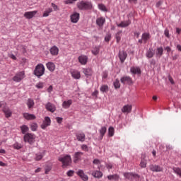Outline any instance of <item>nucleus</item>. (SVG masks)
<instances>
[{
	"label": "nucleus",
	"instance_id": "obj_43",
	"mask_svg": "<svg viewBox=\"0 0 181 181\" xmlns=\"http://www.w3.org/2000/svg\"><path fill=\"white\" fill-rule=\"evenodd\" d=\"M114 134H115L114 127H109V129H108L109 136H114Z\"/></svg>",
	"mask_w": 181,
	"mask_h": 181
},
{
	"label": "nucleus",
	"instance_id": "obj_18",
	"mask_svg": "<svg viewBox=\"0 0 181 181\" xmlns=\"http://www.w3.org/2000/svg\"><path fill=\"white\" fill-rule=\"evenodd\" d=\"M76 139L81 142H84L86 141V134L83 132H78L76 135Z\"/></svg>",
	"mask_w": 181,
	"mask_h": 181
},
{
	"label": "nucleus",
	"instance_id": "obj_56",
	"mask_svg": "<svg viewBox=\"0 0 181 181\" xmlns=\"http://www.w3.org/2000/svg\"><path fill=\"white\" fill-rule=\"evenodd\" d=\"M52 6L54 8V11H59V7L57 5L54 4V3H52Z\"/></svg>",
	"mask_w": 181,
	"mask_h": 181
},
{
	"label": "nucleus",
	"instance_id": "obj_9",
	"mask_svg": "<svg viewBox=\"0 0 181 181\" xmlns=\"http://www.w3.org/2000/svg\"><path fill=\"white\" fill-rule=\"evenodd\" d=\"M149 168L151 172H163V168L158 165L151 164Z\"/></svg>",
	"mask_w": 181,
	"mask_h": 181
},
{
	"label": "nucleus",
	"instance_id": "obj_2",
	"mask_svg": "<svg viewBox=\"0 0 181 181\" xmlns=\"http://www.w3.org/2000/svg\"><path fill=\"white\" fill-rule=\"evenodd\" d=\"M45 65L43 64H38L34 70V74L37 77H42L43 74H45Z\"/></svg>",
	"mask_w": 181,
	"mask_h": 181
},
{
	"label": "nucleus",
	"instance_id": "obj_13",
	"mask_svg": "<svg viewBox=\"0 0 181 181\" xmlns=\"http://www.w3.org/2000/svg\"><path fill=\"white\" fill-rule=\"evenodd\" d=\"M36 13H37V11H27L24 13V17L26 18V19H32Z\"/></svg>",
	"mask_w": 181,
	"mask_h": 181
},
{
	"label": "nucleus",
	"instance_id": "obj_6",
	"mask_svg": "<svg viewBox=\"0 0 181 181\" xmlns=\"http://www.w3.org/2000/svg\"><path fill=\"white\" fill-rule=\"evenodd\" d=\"M120 81L122 84H128V86H131L134 83V82L132 81V78L128 76H122L120 78Z\"/></svg>",
	"mask_w": 181,
	"mask_h": 181
},
{
	"label": "nucleus",
	"instance_id": "obj_41",
	"mask_svg": "<svg viewBox=\"0 0 181 181\" xmlns=\"http://www.w3.org/2000/svg\"><path fill=\"white\" fill-rule=\"evenodd\" d=\"M121 33H122V31H119L116 33V40H117V43H119V42H121Z\"/></svg>",
	"mask_w": 181,
	"mask_h": 181
},
{
	"label": "nucleus",
	"instance_id": "obj_34",
	"mask_svg": "<svg viewBox=\"0 0 181 181\" xmlns=\"http://www.w3.org/2000/svg\"><path fill=\"white\" fill-rule=\"evenodd\" d=\"M113 86L115 88V90H118V88H121V83H119V79L117 78L115 81L113 82Z\"/></svg>",
	"mask_w": 181,
	"mask_h": 181
},
{
	"label": "nucleus",
	"instance_id": "obj_61",
	"mask_svg": "<svg viewBox=\"0 0 181 181\" xmlns=\"http://www.w3.org/2000/svg\"><path fill=\"white\" fill-rule=\"evenodd\" d=\"M164 35L166 36V37H170V36L169 35V30H165L164 31Z\"/></svg>",
	"mask_w": 181,
	"mask_h": 181
},
{
	"label": "nucleus",
	"instance_id": "obj_47",
	"mask_svg": "<svg viewBox=\"0 0 181 181\" xmlns=\"http://www.w3.org/2000/svg\"><path fill=\"white\" fill-rule=\"evenodd\" d=\"M93 165H96V166H98V168H100V165H101V160L95 158L93 160Z\"/></svg>",
	"mask_w": 181,
	"mask_h": 181
},
{
	"label": "nucleus",
	"instance_id": "obj_7",
	"mask_svg": "<svg viewBox=\"0 0 181 181\" xmlns=\"http://www.w3.org/2000/svg\"><path fill=\"white\" fill-rule=\"evenodd\" d=\"M50 124H52V120H50V117H45L43 123L41 124L42 129H46L47 127L50 126Z\"/></svg>",
	"mask_w": 181,
	"mask_h": 181
},
{
	"label": "nucleus",
	"instance_id": "obj_32",
	"mask_svg": "<svg viewBox=\"0 0 181 181\" xmlns=\"http://www.w3.org/2000/svg\"><path fill=\"white\" fill-rule=\"evenodd\" d=\"M108 180H119V175L118 174L107 175Z\"/></svg>",
	"mask_w": 181,
	"mask_h": 181
},
{
	"label": "nucleus",
	"instance_id": "obj_57",
	"mask_svg": "<svg viewBox=\"0 0 181 181\" xmlns=\"http://www.w3.org/2000/svg\"><path fill=\"white\" fill-rule=\"evenodd\" d=\"M73 175H74V170H69L67 172V176H73Z\"/></svg>",
	"mask_w": 181,
	"mask_h": 181
},
{
	"label": "nucleus",
	"instance_id": "obj_37",
	"mask_svg": "<svg viewBox=\"0 0 181 181\" xmlns=\"http://www.w3.org/2000/svg\"><path fill=\"white\" fill-rule=\"evenodd\" d=\"M52 12H53V9L50 8L47 9L42 15L43 18H47V16H49V15L52 13Z\"/></svg>",
	"mask_w": 181,
	"mask_h": 181
},
{
	"label": "nucleus",
	"instance_id": "obj_14",
	"mask_svg": "<svg viewBox=\"0 0 181 181\" xmlns=\"http://www.w3.org/2000/svg\"><path fill=\"white\" fill-rule=\"evenodd\" d=\"M76 175H78V176H80V177H81V179H82V180H84V181L88 180V176H87V175L84 174V171H83V170H79L76 173Z\"/></svg>",
	"mask_w": 181,
	"mask_h": 181
},
{
	"label": "nucleus",
	"instance_id": "obj_53",
	"mask_svg": "<svg viewBox=\"0 0 181 181\" xmlns=\"http://www.w3.org/2000/svg\"><path fill=\"white\" fill-rule=\"evenodd\" d=\"M111 40V34H107L105 37V42H109Z\"/></svg>",
	"mask_w": 181,
	"mask_h": 181
},
{
	"label": "nucleus",
	"instance_id": "obj_1",
	"mask_svg": "<svg viewBox=\"0 0 181 181\" xmlns=\"http://www.w3.org/2000/svg\"><path fill=\"white\" fill-rule=\"evenodd\" d=\"M58 160L62 162V168H67L71 165V156L66 155L64 156H60L58 158Z\"/></svg>",
	"mask_w": 181,
	"mask_h": 181
},
{
	"label": "nucleus",
	"instance_id": "obj_63",
	"mask_svg": "<svg viewBox=\"0 0 181 181\" xmlns=\"http://www.w3.org/2000/svg\"><path fill=\"white\" fill-rule=\"evenodd\" d=\"M52 91H53V86H49V88H47V92L52 93Z\"/></svg>",
	"mask_w": 181,
	"mask_h": 181
},
{
	"label": "nucleus",
	"instance_id": "obj_16",
	"mask_svg": "<svg viewBox=\"0 0 181 181\" xmlns=\"http://www.w3.org/2000/svg\"><path fill=\"white\" fill-rule=\"evenodd\" d=\"M78 59L80 64H81L82 65H85L87 64L88 57H87V56L86 55H81L78 57Z\"/></svg>",
	"mask_w": 181,
	"mask_h": 181
},
{
	"label": "nucleus",
	"instance_id": "obj_27",
	"mask_svg": "<svg viewBox=\"0 0 181 181\" xmlns=\"http://www.w3.org/2000/svg\"><path fill=\"white\" fill-rule=\"evenodd\" d=\"M71 104H73V100H68L66 101L65 100L62 103V107L63 108H65V109L70 108V105H71Z\"/></svg>",
	"mask_w": 181,
	"mask_h": 181
},
{
	"label": "nucleus",
	"instance_id": "obj_29",
	"mask_svg": "<svg viewBox=\"0 0 181 181\" xmlns=\"http://www.w3.org/2000/svg\"><path fill=\"white\" fill-rule=\"evenodd\" d=\"M45 107L48 111H50V112H54V111H56L54 105L50 103H48Z\"/></svg>",
	"mask_w": 181,
	"mask_h": 181
},
{
	"label": "nucleus",
	"instance_id": "obj_52",
	"mask_svg": "<svg viewBox=\"0 0 181 181\" xmlns=\"http://www.w3.org/2000/svg\"><path fill=\"white\" fill-rule=\"evenodd\" d=\"M140 167L141 168H146V160H141L140 163Z\"/></svg>",
	"mask_w": 181,
	"mask_h": 181
},
{
	"label": "nucleus",
	"instance_id": "obj_19",
	"mask_svg": "<svg viewBox=\"0 0 181 181\" xmlns=\"http://www.w3.org/2000/svg\"><path fill=\"white\" fill-rule=\"evenodd\" d=\"M71 74L72 77L76 80H79V78L81 77V75L80 74V71L77 70H72L71 71Z\"/></svg>",
	"mask_w": 181,
	"mask_h": 181
},
{
	"label": "nucleus",
	"instance_id": "obj_21",
	"mask_svg": "<svg viewBox=\"0 0 181 181\" xmlns=\"http://www.w3.org/2000/svg\"><path fill=\"white\" fill-rule=\"evenodd\" d=\"M52 56H57L59 54V48L57 46H53L49 49Z\"/></svg>",
	"mask_w": 181,
	"mask_h": 181
},
{
	"label": "nucleus",
	"instance_id": "obj_46",
	"mask_svg": "<svg viewBox=\"0 0 181 181\" xmlns=\"http://www.w3.org/2000/svg\"><path fill=\"white\" fill-rule=\"evenodd\" d=\"M83 74L85 76H90L91 75V69H84Z\"/></svg>",
	"mask_w": 181,
	"mask_h": 181
},
{
	"label": "nucleus",
	"instance_id": "obj_28",
	"mask_svg": "<svg viewBox=\"0 0 181 181\" xmlns=\"http://www.w3.org/2000/svg\"><path fill=\"white\" fill-rule=\"evenodd\" d=\"M163 55V47H159L156 49V56L157 57H162Z\"/></svg>",
	"mask_w": 181,
	"mask_h": 181
},
{
	"label": "nucleus",
	"instance_id": "obj_17",
	"mask_svg": "<svg viewBox=\"0 0 181 181\" xmlns=\"http://www.w3.org/2000/svg\"><path fill=\"white\" fill-rule=\"evenodd\" d=\"M130 72L132 74H141V68L139 66H132L130 68Z\"/></svg>",
	"mask_w": 181,
	"mask_h": 181
},
{
	"label": "nucleus",
	"instance_id": "obj_10",
	"mask_svg": "<svg viewBox=\"0 0 181 181\" xmlns=\"http://www.w3.org/2000/svg\"><path fill=\"white\" fill-rule=\"evenodd\" d=\"M121 111L124 114H129L131 111H132V105H124L121 109Z\"/></svg>",
	"mask_w": 181,
	"mask_h": 181
},
{
	"label": "nucleus",
	"instance_id": "obj_51",
	"mask_svg": "<svg viewBox=\"0 0 181 181\" xmlns=\"http://www.w3.org/2000/svg\"><path fill=\"white\" fill-rule=\"evenodd\" d=\"M107 77H108V71H103L102 74L103 80H105Z\"/></svg>",
	"mask_w": 181,
	"mask_h": 181
},
{
	"label": "nucleus",
	"instance_id": "obj_48",
	"mask_svg": "<svg viewBox=\"0 0 181 181\" xmlns=\"http://www.w3.org/2000/svg\"><path fill=\"white\" fill-rule=\"evenodd\" d=\"M76 1H77V0H64V4H65V5H69L71 4H74L76 2Z\"/></svg>",
	"mask_w": 181,
	"mask_h": 181
},
{
	"label": "nucleus",
	"instance_id": "obj_23",
	"mask_svg": "<svg viewBox=\"0 0 181 181\" xmlns=\"http://www.w3.org/2000/svg\"><path fill=\"white\" fill-rule=\"evenodd\" d=\"M47 69L53 72L54 70H56V65L53 62H48L46 64Z\"/></svg>",
	"mask_w": 181,
	"mask_h": 181
},
{
	"label": "nucleus",
	"instance_id": "obj_15",
	"mask_svg": "<svg viewBox=\"0 0 181 181\" xmlns=\"http://www.w3.org/2000/svg\"><path fill=\"white\" fill-rule=\"evenodd\" d=\"M104 23H105V18L99 17L96 19V24L99 28H103L104 26Z\"/></svg>",
	"mask_w": 181,
	"mask_h": 181
},
{
	"label": "nucleus",
	"instance_id": "obj_31",
	"mask_svg": "<svg viewBox=\"0 0 181 181\" xmlns=\"http://www.w3.org/2000/svg\"><path fill=\"white\" fill-rule=\"evenodd\" d=\"M100 134V139H103L104 138V136L105 135V133L107 132V127H102L99 130Z\"/></svg>",
	"mask_w": 181,
	"mask_h": 181
},
{
	"label": "nucleus",
	"instance_id": "obj_42",
	"mask_svg": "<svg viewBox=\"0 0 181 181\" xmlns=\"http://www.w3.org/2000/svg\"><path fill=\"white\" fill-rule=\"evenodd\" d=\"M92 53L95 56H97V54L100 53V47H95V48H93V49L92 50Z\"/></svg>",
	"mask_w": 181,
	"mask_h": 181
},
{
	"label": "nucleus",
	"instance_id": "obj_3",
	"mask_svg": "<svg viewBox=\"0 0 181 181\" xmlns=\"http://www.w3.org/2000/svg\"><path fill=\"white\" fill-rule=\"evenodd\" d=\"M36 139V136L35 134L31 133H27L24 135L23 139L24 142H28L30 144V145H33L35 144V139Z\"/></svg>",
	"mask_w": 181,
	"mask_h": 181
},
{
	"label": "nucleus",
	"instance_id": "obj_54",
	"mask_svg": "<svg viewBox=\"0 0 181 181\" xmlns=\"http://www.w3.org/2000/svg\"><path fill=\"white\" fill-rule=\"evenodd\" d=\"M81 149L82 151H85V152H87V151H88V147L87 146V145H82Z\"/></svg>",
	"mask_w": 181,
	"mask_h": 181
},
{
	"label": "nucleus",
	"instance_id": "obj_24",
	"mask_svg": "<svg viewBox=\"0 0 181 181\" xmlns=\"http://www.w3.org/2000/svg\"><path fill=\"white\" fill-rule=\"evenodd\" d=\"M3 112H4L6 118H9V117L12 115V111H11V109L6 106H4L3 108Z\"/></svg>",
	"mask_w": 181,
	"mask_h": 181
},
{
	"label": "nucleus",
	"instance_id": "obj_35",
	"mask_svg": "<svg viewBox=\"0 0 181 181\" xmlns=\"http://www.w3.org/2000/svg\"><path fill=\"white\" fill-rule=\"evenodd\" d=\"M27 105L29 110H30V108H33V106L35 105V102L32 99H28L27 101Z\"/></svg>",
	"mask_w": 181,
	"mask_h": 181
},
{
	"label": "nucleus",
	"instance_id": "obj_39",
	"mask_svg": "<svg viewBox=\"0 0 181 181\" xmlns=\"http://www.w3.org/2000/svg\"><path fill=\"white\" fill-rule=\"evenodd\" d=\"M22 134H26V132H29V127L26 125H23L21 127Z\"/></svg>",
	"mask_w": 181,
	"mask_h": 181
},
{
	"label": "nucleus",
	"instance_id": "obj_55",
	"mask_svg": "<svg viewBox=\"0 0 181 181\" xmlns=\"http://www.w3.org/2000/svg\"><path fill=\"white\" fill-rule=\"evenodd\" d=\"M168 80L171 84H175V81L173 80V78L170 76V75H168Z\"/></svg>",
	"mask_w": 181,
	"mask_h": 181
},
{
	"label": "nucleus",
	"instance_id": "obj_30",
	"mask_svg": "<svg viewBox=\"0 0 181 181\" xmlns=\"http://www.w3.org/2000/svg\"><path fill=\"white\" fill-rule=\"evenodd\" d=\"M155 55V52L152 50V48H149L146 53V56L147 59H152V57Z\"/></svg>",
	"mask_w": 181,
	"mask_h": 181
},
{
	"label": "nucleus",
	"instance_id": "obj_11",
	"mask_svg": "<svg viewBox=\"0 0 181 181\" xmlns=\"http://www.w3.org/2000/svg\"><path fill=\"white\" fill-rule=\"evenodd\" d=\"M79 20L80 13H74L72 15H71V22H72V23H77V22H78Z\"/></svg>",
	"mask_w": 181,
	"mask_h": 181
},
{
	"label": "nucleus",
	"instance_id": "obj_12",
	"mask_svg": "<svg viewBox=\"0 0 181 181\" xmlns=\"http://www.w3.org/2000/svg\"><path fill=\"white\" fill-rule=\"evenodd\" d=\"M124 177L129 180H132L133 179H135V177H138V175L134 173H124Z\"/></svg>",
	"mask_w": 181,
	"mask_h": 181
},
{
	"label": "nucleus",
	"instance_id": "obj_40",
	"mask_svg": "<svg viewBox=\"0 0 181 181\" xmlns=\"http://www.w3.org/2000/svg\"><path fill=\"white\" fill-rule=\"evenodd\" d=\"M100 90L101 93H107L108 91V86L107 85H102L100 88Z\"/></svg>",
	"mask_w": 181,
	"mask_h": 181
},
{
	"label": "nucleus",
	"instance_id": "obj_22",
	"mask_svg": "<svg viewBox=\"0 0 181 181\" xmlns=\"http://www.w3.org/2000/svg\"><path fill=\"white\" fill-rule=\"evenodd\" d=\"M23 117L25 119H28V121H32L33 119H36V116L33 114L24 113Z\"/></svg>",
	"mask_w": 181,
	"mask_h": 181
},
{
	"label": "nucleus",
	"instance_id": "obj_50",
	"mask_svg": "<svg viewBox=\"0 0 181 181\" xmlns=\"http://www.w3.org/2000/svg\"><path fill=\"white\" fill-rule=\"evenodd\" d=\"M30 128H31V130L36 131V129H37V123H32L30 124Z\"/></svg>",
	"mask_w": 181,
	"mask_h": 181
},
{
	"label": "nucleus",
	"instance_id": "obj_5",
	"mask_svg": "<svg viewBox=\"0 0 181 181\" xmlns=\"http://www.w3.org/2000/svg\"><path fill=\"white\" fill-rule=\"evenodd\" d=\"M90 6L91 4H90L89 2L81 1L77 3V7L78 8V9H81L82 11L86 9H90Z\"/></svg>",
	"mask_w": 181,
	"mask_h": 181
},
{
	"label": "nucleus",
	"instance_id": "obj_49",
	"mask_svg": "<svg viewBox=\"0 0 181 181\" xmlns=\"http://www.w3.org/2000/svg\"><path fill=\"white\" fill-rule=\"evenodd\" d=\"M35 87L37 88H43L45 87V83L43 82H39L35 85Z\"/></svg>",
	"mask_w": 181,
	"mask_h": 181
},
{
	"label": "nucleus",
	"instance_id": "obj_25",
	"mask_svg": "<svg viewBox=\"0 0 181 181\" xmlns=\"http://www.w3.org/2000/svg\"><path fill=\"white\" fill-rule=\"evenodd\" d=\"M131 23V20H128L126 21H122L119 24H117L118 28H127L129 26Z\"/></svg>",
	"mask_w": 181,
	"mask_h": 181
},
{
	"label": "nucleus",
	"instance_id": "obj_44",
	"mask_svg": "<svg viewBox=\"0 0 181 181\" xmlns=\"http://www.w3.org/2000/svg\"><path fill=\"white\" fill-rule=\"evenodd\" d=\"M45 155L42 153H39L37 154H36V157H35V160H40L43 158V156Z\"/></svg>",
	"mask_w": 181,
	"mask_h": 181
},
{
	"label": "nucleus",
	"instance_id": "obj_36",
	"mask_svg": "<svg viewBox=\"0 0 181 181\" xmlns=\"http://www.w3.org/2000/svg\"><path fill=\"white\" fill-rule=\"evenodd\" d=\"M93 176H94V177H103V173L101 171H95L93 173Z\"/></svg>",
	"mask_w": 181,
	"mask_h": 181
},
{
	"label": "nucleus",
	"instance_id": "obj_26",
	"mask_svg": "<svg viewBox=\"0 0 181 181\" xmlns=\"http://www.w3.org/2000/svg\"><path fill=\"white\" fill-rule=\"evenodd\" d=\"M142 40L144 43H146L151 39V34L149 33H144L142 34Z\"/></svg>",
	"mask_w": 181,
	"mask_h": 181
},
{
	"label": "nucleus",
	"instance_id": "obj_45",
	"mask_svg": "<svg viewBox=\"0 0 181 181\" xmlns=\"http://www.w3.org/2000/svg\"><path fill=\"white\" fill-rule=\"evenodd\" d=\"M12 147L14 149H21L22 148V144H19V143H15L14 144H13Z\"/></svg>",
	"mask_w": 181,
	"mask_h": 181
},
{
	"label": "nucleus",
	"instance_id": "obj_33",
	"mask_svg": "<svg viewBox=\"0 0 181 181\" xmlns=\"http://www.w3.org/2000/svg\"><path fill=\"white\" fill-rule=\"evenodd\" d=\"M98 8L100 11H102V12H107L108 8H107V6L103 4H98Z\"/></svg>",
	"mask_w": 181,
	"mask_h": 181
},
{
	"label": "nucleus",
	"instance_id": "obj_60",
	"mask_svg": "<svg viewBox=\"0 0 181 181\" xmlns=\"http://www.w3.org/2000/svg\"><path fill=\"white\" fill-rule=\"evenodd\" d=\"M165 50H166L167 53H170V51L172 50V49L170 48V47L167 46L165 47Z\"/></svg>",
	"mask_w": 181,
	"mask_h": 181
},
{
	"label": "nucleus",
	"instance_id": "obj_64",
	"mask_svg": "<svg viewBox=\"0 0 181 181\" xmlns=\"http://www.w3.org/2000/svg\"><path fill=\"white\" fill-rule=\"evenodd\" d=\"M177 49L179 52H181V45H177Z\"/></svg>",
	"mask_w": 181,
	"mask_h": 181
},
{
	"label": "nucleus",
	"instance_id": "obj_62",
	"mask_svg": "<svg viewBox=\"0 0 181 181\" xmlns=\"http://www.w3.org/2000/svg\"><path fill=\"white\" fill-rule=\"evenodd\" d=\"M106 168H107V169H108V170H110V169H111L112 168V164H111V163L106 164Z\"/></svg>",
	"mask_w": 181,
	"mask_h": 181
},
{
	"label": "nucleus",
	"instance_id": "obj_38",
	"mask_svg": "<svg viewBox=\"0 0 181 181\" xmlns=\"http://www.w3.org/2000/svg\"><path fill=\"white\" fill-rule=\"evenodd\" d=\"M173 170L175 175H177V176H180L181 177V168H173Z\"/></svg>",
	"mask_w": 181,
	"mask_h": 181
},
{
	"label": "nucleus",
	"instance_id": "obj_58",
	"mask_svg": "<svg viewBox=\"0 0 181 181\" xmlns=\"http://www.w3.org/2000/svg\"><path fill=\"white\" fill-rule=\"evenodd\" d=\"M50 170H52V167H47L45 168V175H47Z\"/></svg>",
	"mask_w": 181,
	"mask_h": 181
},
{
	"label": "nucleus",
	"instance_id": "obj_4",
	"mask_svg": "<svg viewBox=\"0 0 181 181\" xmlns=\"http://www.w3.org/2000/svg\"><path fill=\"white\" fill-rule=\"evenodd\" d=\"M26 76L25 75L24 71L18 72L16 74V75L13 78V81H15L16 83H21L23 78H25Z\"/></svg>",
	"mask_w": 181,
	"mask_h": 181
},
{
	"label": "nucleus",
	"instance_id": "obj_20",
	"mask_svg": "<svg viewBox=\"0 0 181 181\" xmlns=\"http://www.w3.org/2000/svg\"><path fill=\"white\" fill-rule=\"evenodd\" d=\"M81 156H83V153L82 152L75 153L74 156V163H77V162H78V160H80L81 159Z\"/></svg>",
	"mask_w": 181,
	"mask_h": 181
},
{
	"label": "nucleus",
	"instance_id": "obj_8",
	"mask_svg": "<svg viewBox=\"0 0 181 181\" xmlns=\"http://www.w3.org/2000/svg\"><path fill=\"white\" fill-rule=\"evenodd\" d=\"M127 57H128V54L124 50L119 51V59L121 62V63H124L125 60L127 59Z\"/></svg>",
	"mask_w": 181,
	"mask_h": 181
},
{
	"label": "nucleus",
	"instance_id": "obj_59",
	"mask_svg": "<svg viewBox=\"0 0 181 181\" xmlns=\"http://www.w3.org/2000/svg\"><path fill=\"white\" fill-rule=\"evenodd\" d=\"M56 119L58 124H62V122H63V118L62 117H57Z\"/></svg>",
	"mask_w": 181,
	"mask_h": 181
}]
</instances>
